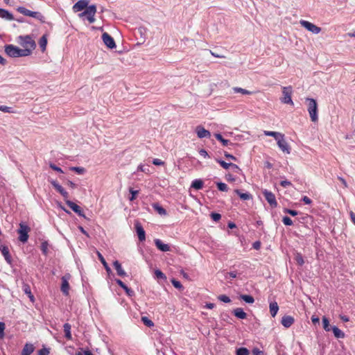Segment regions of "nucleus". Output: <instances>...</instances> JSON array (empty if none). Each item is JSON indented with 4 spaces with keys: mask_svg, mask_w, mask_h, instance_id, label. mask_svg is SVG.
Wrapping results in <instances>:
<instances>
[{
    "mask_svg": "<svg viewBox=\"0 0 355 355\" xmlns=\"http://www.w3.org/2000/svg\"><path fill=\"white\" fill-rule=\"evenodd\" d=\"M4 48L5 53L10 58L26 57L31 55V49H20L13 44H6Z\"/></svg>",
    "mask_w": 355,
    "mask_h": 355,
    "instance_id": "nucleus-1",
    "label": "nucleus"
},
{
    "mask_svg": "<svg viewBox=\"0 0 355 355\" xmlns=\"http://www.w3.org/2000/svg\"><path fill=\"white\" fill-rule=\"evenodd\" d=\"M307 110L313 122H315L318 119V103L316 101L311 98H306Z\"/></svg>",
    "mask_w": 355,
    "mask_h": 355,
    "instance_id": "nucleus-2",
    "label": "nucleus"
},
{
    "mask_svg": "<svg viewBox=\"0 0 355 355\" xmlns=\"http://www.w3.org/2000/svg\"><path fill=\"white\" fill-rule=\"evenodd\" d=\"M19 43L24 47V49H31V53L36 47L35 42L30 35L19 36Z\"/></svg>",
    "mask_w": 355,
    "mask_h": 355,
    "instance_id": "nucleus-3",
    "label": "nucleus"
},
{
    "mask_svg": "<svg viewBox=\"0 0 355 355\" xmlns=\"http://www.w3.org/2000/svg\"><path fill=\"white\" fill-rule=\"evenodd\" d=\"M31 228L28 225L21 222L19 223V228L17 230L19 234L18 239L22 242L26 243L28 239V232H30Z\"/></svg>",
    "mask_w": 355,
    "mask_h": 355,
    "instance_id": "nucleus-4",
    "label": "nucleus"
},
{
    "mask_svg": "<svg viewBox=\"0 0 355 355\" xmlns=\"http://www.w3.org/2000/svg\"><path fill=\"white\" fill-rule=\"evenodd\" d=\"M96 12L95 5L89 6L83 12L79 14L80 17H86L89 23H94L95 21L94 15Z\"/></svg>",
    "mask_w": 355,
    "mask_h": 355,
    "instance_id": "nucleus-5",
    "label": "nucleus"
},
{
    "mask_svg": "<svg viewBox=\"0 0 355 355\" xmlns=\"http://www.w3.org/2000/svg\"><path fill=\"white\" fill-rule=\"evenodd\" d=\"M282 94L284 97L281 99L282 103L293 105V101L291 98L292 87L290 86L283 87Z\"/></svg>",
    "mask_w": 355,
    "mask_h": 355,
    "instance_id": "nucleus-6",
    "label": "nucleus"
},
{
    "mask_svg": "<svg viewBox=\"0 0 355 355\" xmlns=\"http://www.w3.org/2000/svg\"><path fill=\"white\" fill-rule=\"evenodd\" d=\"M262 193L271 207L275 208L277 207L278 203L276 200L275 196L272 192L267 189H263L262 191Z\"/></svg>",
    "mask_w": 355,
    "mask_h": 355,
    "instance_id": "nucleus-7",
    "label": "nucleus"
},
{
    "mask_svg": "<svg viewBox=\"0 0 355 355\" xmlns=\"http://www.w3.org/2000/svg\"><path fill=\"white\" fill-rule=\"evenodd\" d=\"M300 24L306 30L314 34H318L321 31V28L320 27L315 26V24L308 21L300 20Z\"/></svg>",
    "mask_w": 355,
    "mask_h": 355,
    "instance_id": "nucleus-8",
    "label": "nucleus"
},
{
    "mask_svg": "<svg viewBox=\"0 0 355 355\" xmlns=\"http://www.w3.org/2000/svg\"><path fill=\"white\" fill-rule=\"evenodd\" d=\"M102 40L104 42V44L109 48V49H114L116 47V43L113 37L107 33H103L102 35Z\"/></svg>",
    "mask_w": 355,
    "mask_h": 355,
    "instance_id": "nucleus-9",
    "label": "nucleus"
},
{
    "mask_svg": "<svg viewBox=\"0 0 355 355\" xmlns=\"http://www.w3.org/2000/svg\"><path fill=\"white\" fill-rule=\"evenodd\" d=\"M135 230L140 241L146 240V232L143 228L141 224L139 221H136L135 223Z\"/></svg>",
    "mask_w": 355,
    "mask_h": 355,
    "instance_id": "nucleus-10",
    "label": "nucleus"
},
{
    "mask_svg": "<svg viewBox=\"0 0 355 355\" xmlns=\"http://www.w3.org/2000/svg\"><path fill=\"white\" fill-rule=\"evenodd\" d=\"M66 204L75 212L79 216H81V217H84L85 218V216L84 214V212L83 211V209H81V207L80 206H78V205H76L75 202L69 200H66Z\"/></svg>",
    "mask_w": 355,
    "mask_h": 355,
    "instance_id": "nucleus-11",
    "label": "nucleus"
},
{
    "mask_svg": "<svg viewBox=\"0 0 355 355\" xmlns=\"http://www.w3.org/2000/svg\"><path fill=\"white\" fill-rule=\"evenodd\" d=\"M279 148L286 154L291 153V147L284 137H280L277 141Z\"/></svg>",
    "mask_w": 355,
    "mask_h": 355,
    "instance_id": "nucleus-12",
    "label": "nucleus"
},
{
    "mask_svg": "<svg viewBox=\"0 0 355 355\" xmlns=\"http://www.w3.org/2000/svg\"><path fill=\"white\" fill-rule=\"evenodd\" d=\"M87 0H79L73 6V10L75 12L85 10L88 6Z\"/></svg>",
    "mask_w": 355,
    "mask_h": 355,
    "instance_id": "nucleus-13",
    "label": "nucleus"
},
{
    "mask_svg": "<svg viewBox=\"0 0 355 355\" xmlns=\"http://www.w3.org/2000/svg\"><path fill=\"white\" fill-rule=\"evenodd\" d=\"M196 132L200 139L202 138H209L211 137V133L209 130L205 129L201 125H198L196 128Z\"/></svg>",
    "mask_w": 355,
    "mask_h": 355,
    "instance_id": "nucleus-14",
    "label": "nucleus"
},
{
    "mask_svg": "<svg viewBox=\"0 0 355 355\" xmlns=\"http://www.w3.org/2000/svg\"><path fill=\"white\" fill-rule=\"evenodd\" d=\"M69 277H67L66 275L63 276L62 277V284L60 287V290L62 292V293L67 296L69 295V291L70 288V286L68 282Z\"/></svg>",
    "mask_w": 355,
    "mask_h": 355,
    "instance_id": "nucleus-15",
    "label": "nucleus"
},
{
    "mask_svg": "<svg viewBox=\"0 0 355 355\" xmlns=\"http://www.w3.org/2000/svg\"><path fill=\"white\" fill-rule=\"evenodd\" d=\"M295 322V319L291 315H284L281 320V324L286 328L291 327Z\"/></svg>",
    "mask_w": 355,
    "mask_h": 355,
    "instance_id": "nucleus-16",
    "label": "nucleus"
},
{
    "mask_svg": "<svg viewBox=\"0 0 355 355\" xmlns=\"http://www.w3.org/2000/svg\"><path fill=\"white\" fill-rule=\"evenodd\" d=\"M0 251L1 252L3 256L4 257L5 260L9 264L12 262V258L10 254L9 249L7 246L1 245H0Z\"/></svg>",
    "mask_w": 355,
    "mask_h": 355,
    "instance_id": "nucleus-17",
    "label": "nucleus"
},
{
    "mask_svg": "<svg viewBox=\"0 0 355 355\" xmlns=\"http://www.w3.org/2000/svg\"><path fill=\"white\" fill-rule=\"evenodd\" d=\"M155 245L162 252H168L170 251V246L168 244L164 243L160 239H155Z\"/></svg>",
    "mask_w": 355,
    "mask_h": 355,
    "instance_id": "nucleus-18",
    "label": "nucleus"
},
{
    "mask_svg": "<svg viewBox=\"0 0 355 355\" xmlns=\"http://www.w3.org/2000/svg\"><path fill=\"white\" fill-rule=\"evenodd\" d=\"M0 17L8 21L15 20L13 15L8 10L0 8Z\"/></svg>",
    "mask_w": 355,
    "mask_h": 355,
    "instance_id": "nucleus-19",
    "label": "nucleus"
},
{
    "mask_svg": "<svg viewBox=\"0 0 355 355\" xmlns=\"http://www.w3.org/2000/svg\"><path fill=\"white\" fill-rule=\"evenodd\" d=\"M113 266L116 270L117 275L121 277H125L127 275V273L122 268L121 264L117 260L113 262Z\"/></svg>",
    "mask_w": 355,
    "mask_h": 355,
    "instance_id": "nucleus-20",
    "label": "nucleus"
},
{
    "mask_svg": "<svg viewBox=\"0 0 355 355\" xmlns=\"http://www.w3.org/2000/svg\"><path fill=\"white\" fill-rule=\"evenodd\" d=\"M35 347L33 344L26 343L24 346L21 355H31L34 352Z\"/></svg>",
    "mask_w": 355,
    "mask_h": 355,
    "instance_id": "nucleus-21",
    "label": "nucleus"
},
{
    "mask_svg": "<svg viewBox=\"0 0 355 355\" xmlns=\"http://www.w3.org/2000/svg\"><path fill=\"white\" fill-rule=\"evenodd\" d=\"M234 316L239 319H245L247 317L246 313L241 308L234 309L232 311Z\"/></svg>",
    "mask_w": 355,
    "mask_h": 355,
    "instance_id": "nucleus-22",
    "label": "nucleus"
},
{
    "mask_svg": "<svg viewBox=\"0 0 355 355\" xmlns=\"http://www.w3.org/2000/svg\"><path fill=\"white\" fill-rule=\"evenodd\" d=\"M270 308V313L272 318L275 317L278 311H279V306L276 302H272L270 303L269 305Z\"/></svg>",
    "mask_w": 355,
    "mask_h": 355,
    "instance_id": "nucleus-23",
    "label": "nucleus"
},
{
    "mask_svg": "<svg viewBox=\"0 0 355 355\" xmlns=\"http://www.w3.org/2000/svg\"><path fill=\"white\" fill-rule=\"evenodd\" d=\"M153 208L155 211H157L159 215L161 216H165L166 215V210L162 207L159 203H153L152 205Z\"/></svg>",
    "mask_w": 355,
    "mask_h": 355,
    "instance_id": "nucleus-24",
    "label": "nucleus"
},
{
    "mask_svg": "<svg viewBox=\"0 0 355 355\" xmlns=\"http://www.w3.org/2000/svg\"><path fill=\"white\" fill-rule=\"evenodd\" d=\"M234 192L243 200H249L252 198V196L248 193H243L239 189H235Z\"/></svg>",
    "mask_w": 355,
    "mask_h": 355,
    "instance_id": "nucleus-25",
    "label": "nucleus"
},
{
    "mask_svg": "<svg viewBox=\"0 0 355 355\" xmlns=\"http://www.w3.org/2000/svg\"><path fill=\"white\" fill-rule=\"evenodd\" d=\"M331 331H333L334 336L338 339L344 338L345 336V333L336 326H333V327L331 328Z\"/></svg>",
    "mask_w": 355,
    "mask_h": 355,
    "instance_id": "nucleus-26",
    "label": "nucleus"
},
{
    "mask_svg": "<svg viewBox=\"0 0 355 355\" xmlns=\"http://www.w3.org/2000/svg\"><path fill=\"white\" fill-rule=\"evenodd\" d=\"M63 328H64V332L65 338L67 340H71V338H72L71 337V324H69V323H65L63 325Z\"/></svg>",
    "mask_w": 355,
    "mask_h": 355,
    "instance_id": "nucleus-27",
    "label": "nucleus"
},
{
    "mask_svg": "<svg viewBox=\"0 0 355 355\" xmlns=\"http://www.w3.org/2000/svg\"><path fill=\"white\" fill-rule=\"evenodd\" d=\"M264 135L266 136H270L275 138L276 141H277L280 137H284V135H282L280 132H274V131H264Z\"/></svg>",
    "mask_w": 355,
    "mask_h": 355,
    "instance_id": "nucleus-28",
    "label": "nucleus"
},
{
    "mask_svg": "<svg viewBox=\"0 0 355 355\" xmlns=\"http://www.w3.org/2000/svg\"><path fill=\"white\" fill-rule=\"evenodd\" d=\"M214 136H215V137H216V139L217 140H218L219 141H220V142L222 143V144H223V146H228L229 144L233 145V144H232V143H231V142L230 141V140L224 139V138L223 137L222 135H221V134H220V133H216V134L214 135Z\"/></svg>",
    "mask_w": 355,
    "mask_h": 355,
    "instance_id": "nucleus-29",
    "label": "nucleus"
},
{
    "mask_svg": "<svg viewBox=\"0 0 355 355\" xmlns=\"http://www.w3.org/2000/svg\"><path fill=\"white\" fill-rule=\"evenodd\" d=\"M191 187L196 189L200 190L203 187V182L200 179H196L191 183Z\"/></svg>",
    "mask_w": 355,
    "mask_h": 355,
    "instance_id": "nucleus-30",
    "label": "nucleus"
},
{
    "mask_svg": "<svg viewBox=\"0 0 355 355\" xmlns=\"http://www.w3.org/2000/svg\"><path fill=\"white\" fill-rule=\"evenodd\" d=\"M39 45L42 51L44 52L46 50L47 45V38L46 35H44L40 37L39 41Z\"/></svg>",
    "mask_w": 355,
    "mask_h": 355,
    "instance_id": "nucleus-31",
    "label": "nucleus"
},
{
    "mask_svg": "<svg viewBox=\"0 0 355 355\" xmlns=\"http://www.w3.org/2000/svg\"><path fill=\"white\" fill-rule=\"evenodd\" d=\"M51 184L53 187V188L59 193H61L64 189L56 181L54 180H49Z\"/></svg>",
    "mask_w": 355,
    "mask_h": 355,
    "instance_id": "nucleus-32",
    "label": "nucleus"
},
{
    "mask_svg": "<svg viewBox=\"0 0 355 355\" xmlns=\"http://www.w3.org/2000/svg\"><path fill=\"white\" fill-rule=\"evenodd\" d=\"M322 322L323 329L326 331H331V328L333 327V326L330 325L329 319L327 317L324 316L322 319Z\"/></svg>",
    "mask_w": 355,
    "mask_h": 355,
    "instance_id": "nucleus-33",
    "label": "nucleus"
},
{
    "mask_svg": "<svg viewBox=\"0 0 355 355\" xmlns=\"http://www.w3.org/2000/svg\"><path fill=\"white\" fill-rule=\"evenodd\" d=\"M240 298L248 304H252L254 302V299L250 295H241Z\"/></svg>",
    "mask_w": 355,
    "mask_h": 355,
    "instance_id": "nucleus-34",
    "label": "nucleus"
},
{
    "mask_svg": "<svg viewBox=\"0 0 355 355\" xmlns=\"http://www.w3.org/2000/svg\"><path fill=\"white\" fill-rule=\"evenodd\" d=\"M234 93H241L244 95H250L252 94V92L247 90L245 89H243L241 87H235L233 88Z\"/></svg>",
    "mask_w": 355,
    "mask_h": 355,
    "instance_id": "nucleus-35",
    "label": "nucleus"
},
{
    "mask_svg": "<svg viewBox=\"0 0 355 355\" xmlns=\"http://www.w3.org/2000/svg\"><path fill=\"white\" fill-rule=\"evenodd\" d=\"M49 246V242L47 241H44L41 243L40 250L44 255L48 254V248Z\"/></svg>",
    "mask_w": 355,
    "mask_h": 355,
    "instance_id": "nucleus-36",
    "label": "nucleus"
},
{
    "mask_svg": "<svg viewBox=\"0 0 355 355\" xmlns=\"http://www.w3.org/2000/svg\"><path fill=\"white\" fill-rule=\"evenodd\" d=\"M98 258L101 261V262L102 263V264L103 265L105 269L106 270V271L109 273L111 272V268L109 267L108 264L107 263L106 261L105 260L104 257H103V255L101 254V253H98Z\"/></svg>",
    "mask_w": 355,
    "mask_h": 355,
    "instance_id": "nucleus-37",
    "label": "nucleus"
},
{
    "mask_svg": "<svg viewBox=\"0 0 355 355\" xmlns=\"http://www.w3.org/2000/svg\"><path fill=\"white\" fill-rule=\"evenodd\" d=\"M216 187L219 191L224 192H227L229 189L227 185L222 182H216Z\"/></svg>",
    "mask_w": 355,
    "mask_h": 355,
    "instance_id": "nucleus-38",
    "label": "nucleus"
},
{
    "mask_svg": "<svg viewBox=\"0 0 355 355\" xmlns=\"http://www.w3.org/2000/svg\"><path fill=\"white\" fill-rule=\"evenodd\" d=\"M69 169L71 171H74L77 173L78 174L82 175L85 173L86 170L83 167H79V166H71L69 168Z\"/></svg>",
    "mask_w": 355,
    "mask_h": 355,
    "instance_id": "nucleus-39",
    "label": "nucleus"
},
{
    "mask_svg": "<svg viewBox=\"0 0 355 355\" xmlns=\"http://www.w3.org/2000/svg\"><path fill=\"white\" fill-rule=\"evenodd\" d=\"M141 321L148 327H152L154 326V322L146 316L141 318Z\"/></svg>",
    "mask_w": 355,
    "mask_h": 355,
    "instance_id": "nucleus-40",
    "label": "nucleus"
},
{
    "mask_svg": "<svg viewBox=\"0 0 355 355\" xmlns=\"http://www.w3.org/2000/svg\"><path fill=\"white\" fill-rule=\"evenodd\" d=\"M295 260L296 263L300 266H303V264L304 263V258L300 253H297L295 254Z\"/></svg>",
    "mask_w": 355,
    "mask_h": 355,
    "instance_id": "nucleus-41",
    "label": "nucleus"
},
{
    "mask_svg": "<svg viewBox=\"0 0 355 355\" xmlns=\"http://www.w3.org/2000/svg\"><path fill=\"white\" fill-rule=\"evenodd\" d=\"M171 284L175 288H178L179 290H182L184 288L183 286L182 285L181 282L180 281H178L177 279H171Z\"/></svg>",
    "mask_w": 355,
    "mask_h": 355,
    "instance_id": "nucleus-42",
    "label": "nucleus"
},
{
    "mask_svg": "<svg viewBox=\"0 0 355 355\" xmlns=\"http://www.w3.org/2000/svg\"><path fill=\"white\" fill-rule=\"evenodd\" d=\"M216 161L225 169H228L230 168L232 163H227L225 161L216 158Z\"/></svg>",
    "mask_w": 355,
    "mask_h": 355,
    "instance_id": "nucleus-43",
    "label": "nucleus"
},
{
    "mask_svg": "<svg viewBox=\"0 0 355 355\" xmlns=\"http://www.w3.org/2000/svg\"><path fill=\"white\" fill-rule=\"evenodd\" d=\"M236 355H249V350L245 347H239L236 349Z\"/></svg>",
    "mask_w": 355,
    "mask_h": 355,
    "instance_id": "nucleus-44",
    "label": "nucleus"
},
{
    "mask_svg": "<svg viewBox=\"0 0 355 355\" xmlns=\"http://www.w3.org/2000/svg\"><path fill=\"white\" fill-rule=\"evenodd\" d=\"M17 11L19 12V13L25 15V16H28L29 13L31 12V10H28L26 8L22 7V6H19L17 8Z\"/></svg>",
    "mask_w": 355,
    "mask_h": 355,
    "instance_id": "nucleus-45",
    "label": "nucleus"
},
{
    "mask_svg": "<svg viewBox=\"0 0 355 355\" xmlns=\"http://www.w3.org/2000/svg\"><path fill=\"white\" fill-rule=\"evenodd\" d=\"M129 191H130V193L131 194V196L129 197V200L130 201H133L135 199H136L137 196L139 193V191L138 190H134L132 188H130Z\"/></svg>",
    "mask_w": 355,
    "mask_h": 355,
    "instance_id": "nucleus-46",
    "label": "nucleus"
},
{
    "mask_svg": "<svg viewBox=\"0 0 355 355\" xmlns=\"http://www.w3.org/2000/svg\"><path fill=\"white\" fill-rule=\"evenodd\" d=\"M0 111L6 113H13L12 107L6 105H1Z\"/></svg>",
    "mask_w": 355,
    "mask_h": 355,
    "instance_id": "nucleus-47",
    "label": "nucleus"
},
{
    "mask_svg": "<svg viewBox=\"0 0 355 355\" xmlns=\"http://www.w3.org/2000/svg\"><path fill=\"white\" fill-rule=\"evenodd\" d=\"M282 222L286 226H291L293 224V220L287 216L282 218Z\"/></svg>",
    "mask_w": 355,
    "mask_h": 355,
    "instance_id": "nucleus-48",
    "label": "nucleus"
},
{
    "mask_svg": "<svg viewBox=\"0 0 355 355\" xmlns=\"http://www.w3.org/2000/svg\"><path fill=\"white\" fill-rule=\"evenodd\" d=\"M283 211L285 214H290L292 216H295L298 214V212L296 210L288 208H284Z\"/></svg>",
    "mask_w": 355,
    "mask_h": 355,
    "instance_id": "nucleus-49",
    "label": "nucleus"
},
{
    "mask_svg": "<svg viewBox=\"0 0 355 355\" xmlns=\"http://www.w3.org/2000/svg\"><path fill=\"white\" fill-rule=\"evenodd\" d=\"M218 299L224 303H229L231 302L230 297L226 295H220L218 297Z\"/></svg>",
    "mask_w": 355,
    "mask_h": 355,
    "instance_id": "nucleus-50",
    "label": "nucleus"
},
{
    "mask_svg": "<svg viewBox=\"0 0 355 355\" xmlns=\"http://www.w3.org/2000/svg\"><path fill=\"white\" fill-rule=\"evenodd\" d=\"M155 275L157 279H165L166 278V275L159 269L155 271Z\"/></svg>",
    "mask_w": 355,
    "mask_h": 355,
    "instance_id": "nucleus-51",
    "label": "nucleus"
},
{
    "mask_svg": "<svg viewBox=\"0 0 355 355\" xmlns=\"http://www.w3.org/2000/svg\"><path fill=\"white\" fill-rule=\"evenodd\" d=\"M211 218L215 221L217 222L221 218V215L219 213L216 212H212L210 214Z\"/></svg>",
    "mask_w": 355,
    "mask_h": 355,
    "instance_id": "nucleus-52",
    "label": "nucleus"
},
{
    "mask_svg": "<svg viewBox=\"0 0 355 355\" xmlns=\"http://www.w3.org/2000/svg\"><path fill=\"white\" fill-rule=\"evenodd\" d=\"M35 19H38L40 22L42 23H45L46 21H45V17H44V15L40 12H37L35 15Z\"/></svg>",
    "mask_w": 355,
    "mask_h": 355,
    "instance_id": "nucleus-53",
    "label": "nucleus"
},
{
    "mask_svg": "<svg viewBox=\"0 0 355 355\" xmlns=\"http://www.w3.org/2000/svg\"><path fill=\"white\" fill-rule=\"evenodd\" d=\"M22 290L24 292L25 294L31 295V289L30 286L28 284H24L22 286Z\"/></svg>",
    "mask_w": 355,
    "mask_h": 355,
    "instance_id": "nucleus-54",
    "label": "nucleus"
},
{
    "mask_svg": "<svg viewBox=\"0 0 355 355\" xmlns=\"http://www.w3.org/2000/svg\"><path fill=\"white\" fill-rule=\"evenodd\" d=\"M49 167H50L51 169H53V171H57V172H58V173H64V172H63V171H62V169L60 167H59V166H56V165H55V164H53V163H50V164H49Z\"/></svg>",
    "mask_w": 355,
    "mask_h": 355,
    "instance_id": "nucleus-55",
    "label": "nucleus"
},
{
    "mask_svg": "<svg viewBox=\"0 0 355 355\" xmlns=\"http://www.w3.org/2000/svg\"><path fill=\"white\" fill-rule=\"evenodd\" d=\"M5 328H6L5 323L3 322H0V338H3L4 337Z\"/></svg>",
    "mask_w": 355,
    "mask_h": 355,
    "instance_id": "nucleus-56",
    "label": "nucleus"
},
{
    "mask_svg": "<svg viewBox=\"0 0 355 355\" xmlns=\"http://www.w3.org/2000/svg\"><path fill=\"white\" fill-rule=\"evenodd\" d=\"M49 349L44 347L38 351L37 355H49Z\"/></svg>",
    "mask_w": 355,
    "mask_h": 355,
    "instance_id": "nucleus-57",
    "label": "nucleus"
},
{
    "mask_svg": "<svg viewBox=\"0 0 355 355\" xmlns=\"http://www.w3.org/2000/svg\"><path fill=\"white\" fill-rule=\"evenodd\" d=\"M232 166H230V168L233 171V172L236 173H240L241 172V169L235 164L232 163Z\"/></svg>",
    "mask_w": 355,
    "mask_h": 355,
    "instance_id": "nucleus-58",
    "label": "nucleus"
},
{
    "mask_svg": "<svg viewBox=\"0 0 355 355\" xmlns=\"http://www.w3.org/2000/svg\"><path fill=\"white\" fill-rule=\"evenodd\" d=\"M280 185L284 188L292 186V183L288 180H282L280 182Z\"/></svg>",
    "mask_w": 355,
    "mask_h": 355,
    "instance_id": "nucleus-59",
    "label": "nucleus"
},
{
    "mask_svg": "<svg viewBox=\"0 0 355 355\" xmlns=\"http://www.w3.org/2000/svg\"><path fill=\"white\" fill-rule=\"evenodd\" d=\"M153 164L155 166H162L164 164V162L159 159L155 158L153 159Z\"/></svg>",
    "mask_w": 355,
    "mask_h": 355,
    "instance_id": "nucleus-60",
    "label": "nucleus"
},
{
    "mask_svg": "<svg viewBox=\"0 0 355 355\" xmlns=\"http://www.w3.org/2000/svg\"><path fill=\"white\" fill-rule=\"evenodd\" d=\"M199 154H200L201 156L204 157L205 158H207V157L209 158V157H210V155L208 154V153L207 152V150H205V149H200V150H199Z\"/></svg>",
    "mask_w": 355,
    "mask_h": 355,
    "instance_id": "nucleus-61",
    "label": "nucleus"
},
{
    "mask_svg": "<svg viewBox=\"0 0 355 355\" xmlns=\"http://www.w3.org/2000/svg\"><path fill=\"white\" fill-rule=\"evenodd\" d=\"M301 200L306 205H310L312 202V200L306 196H303Z\"/></svg>",
    "mask_w": 355,
    "mask_h": 355,
    "instance_id": "nucleus-62",
    "label": "nucleus"
},
{
    "mask_svg": "<svg viewBox=\"0 0 355 355\" xmlns=\"http://www.w3.org/2000/svg\"><path fill=\"white\" fill-rule=\"evenodd\" d=\"M228 276L232 279H234L237 277V272L236 271H230L227 273L226 278H227Z\"/></svg>",
    "mask_w": 355,
    "mask_h": 355,
    "instance_id": "nucleus-63",
    "label": "nucleus"
},
{
    "mask_svg": "<svg viewBox=\"0 0 355 355\" xmlns=\"http://www.w3.org/2000/svg\"><path fill=\"white\" fill-rule=\"evenodd\" d=\"M252 353L254 355H263V352L257 348L253 349Z\"/></svg>",
    "mask_w": 355,
    "mask_h": 355,
    "instance_id": "nucleus-64",
    "label": "nucleus"
}]
</instances>
